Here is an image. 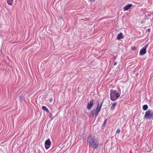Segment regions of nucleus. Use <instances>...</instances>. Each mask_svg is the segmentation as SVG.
<instances>
[{"label": "nucleus", "instance_id": "f257e3e1", "mask_svg": "<svg viewBox=\"0 0 153 153\" xmlns=\"http://www.w3.org/2000/svg\"><path fill=\"white\" fill-rule=\"evenodd\" d=\"M87 141L90 148L96 149L98 147L99 142L94 137L90 135L88 138Z\"/></svg>", "mask_w": 153, "mask_h": 153}, {"label": "nucleus", "instance_id": "f03ea898", "mask_svg": "<svg viewBox=\"0 0 153 153\" xmlns=\"http://www.w3.org/2000/svg\"><path fill=\"white\" fill-rule=\"evenodd\" d=\"M120 95L116 90L111 89L110 90V99L112 101L116 100L120 97Z\"/></svg>", "mask_w": 153, "mask_h": 153}, {"label": "nucleus", "instance_id": "7ed1b4c3", "mask_svg": "<svg viewBox=\"0 0 153 153\" xmlns=\"http://www.w3.org/2000/svg\"><path fill=\"white\" fill-rule=\"evenodd\" d=\"M102 105V103H100L99 102H98L96 109V110L94 109L91 112V114L93 116L94 114L96 116H97L98 115L101 109Z\"/></svg>", "mask_w": 153, "mask_h": 153}, {"label": "nucleus", "instance_id": "20e7f679", "mask_svg": "<svg viewBox=\"0 0 153 153\" xmlns=\"http://www.w3.org/2000/svg\"><path fill=\"white\" fill-rule=\"evenodd\" d=\"M144 117L146 119L153 118V111L150 109L148 110L146 112Z\"/></svg>", "mask_w": 153, "mask_h": 153}, {"label": "nucleus", "instance_id": "39448f33", "mask_svg": "<svg viewBox=\"0 0 153 153\" xmlns=\"http://www.w3.org/2000/svg\"><path fill=\"white\" fill-rule=\"evenodd\" d=\"M148 44H147L145 45L142 49H141L140 51V54L141 55H143L146 52V48L148 47Z\"/></svg>", "mask_w": 153, "mask_h": 153}, {"label": "nucleus", "instance_id": "423d86ee", "mask_svg": "<svg viewBox=\"0 0 153 153\" xmlns=\"http://www.w3.org/2000/svg\"><path fill=\"white\" fill-rule=\"evenodd\" d=\"M51 143L49 139L47 140L45 142V147L46 149H48L50 146Z\"/></svg>", "mask_w": 153, "mask_h": 153}, {"label": "nucleus", "instance_id": "0eeeda50", "mask_svg": "<svg viewBox=\"0 0 153 153\" xmlns=\"http://www.w3.org/2000/svg\"><path fill=\"white\" fill-rule=\"evenodd\" d=\"M94 101L93 100H91L89 102H88L87 104V108L88 110H90L94 105Z\"/></svg>", "mask_w": 153, "mask_h": 153}, {"label": "nucleus", "instance_id": "6e6552de", "mask_svg": "<svg viewBox=\"0 0 153 153\" xmlns=\"http://www.w3.org/2000/svg\"><path fill=\"white\" fill-rule=\"evenodd\" d=\"M132 5L131 4H128L125 6L124 7V11L128 10L132 6Z\"/></svg>", "mask_w": 153, "mask_h": 153}, {"label": "nucleus", "instance_id": "1a4fd4ad", "mask_svg": "<svg viewBox=\"0 0 153 153\" xmlns=\"http://www.w3.org/2000/svg\"><path fill=\"white\" fill-rule=\"evenodd\" d=\"M123 37H124L123 36V33H120L118 34L117 36V39L119 40L121 39H123Z\"/></svg>", "mask_w": 153, "mask_h": 153}, {"label": "nucleus", "instance_id": "9d476101", "mask_svg": "<svg viewBox=\"0 0 153 153\" xmlns=\"http://www.w3.org/2000/svg\"><path fill=\"white\" fill-rule=\"evenodd\" d=\"M117 105V102H114L112 105H111V111H113L115 108L116 106Z\"/></svg>", "mask_w": 153, "mask_h": 153}, {"label": "nucleus", "instance_id": "9b49d317", "mask_svg": "<svg viewBox=\"0 0 153 153\" xmlns=\"http://www.w3.org/2000/svg\"><path fill=\"white\" fill-rule=\"evenodd\" d=\"M42 108L43 110L47 112H49L48 109L45 106H43L42 107Z\"/></svg>", "mask_w": 153, "mask_h": 153}, {"label": "nucleus", "instance_id": "f8f14e48", "mask_svg": "<svg viewBox=\"0 0 153 153\" xmlns=\"http://www.w3.org/2000/svg\"><path fill=\"white\" fill-rule=\"evenodd\" d=\"M7 4L10 5H12L13 2V0H7Z\"/></svg>", "mask_w": 153, "mask_h": 153}, {"label": "nucleus", "instance_id": "ddd939ff", "mask_svg": "<svg viewBox=\"0 0 153 153\" xmlns=\"http://www.w3.org/2000/svg\"><path fill=\"white\" fill-rule=\"evenodd\" d=\"M143 109L144 110L146 111L147 109L148 108V106L147 105H143Z\"/></svg>", "mask_w": 153, "mask_h": 153}, {"label": "nucleus", "instance_id": "4468645a", "mask_svg": "<svg viewBox=\"0 0 153 153\" xmlns=\"http://www.w3.org/2000/svg\"><path fill=\"white\" fill-rule=\"evenodd\" d=\"M120 132V129L119 128H118L116 131V133L117 134L119 133Z\"/></svg>", "mask_w": 153, "mask_h": 153}, {"label": "nucleus", "instance_id": "2eb2a0df", "mask_svg": "<svg viewBox=\"0 0 153 153\" xmlns=\"http://www.w3.org/2000/svg\"><path fill=\"white\" fill-rule=\"evenodd\" d=\"M106 121H107V119H106L104 121V122H103V125H105V124H106Z\"/></svg>", "mask_w": 153, "mask_h": 153}, {"label": "nucleus", "instance_id": "dca6fc26", "mask_svg": "<svg viewBox=\"0 0 153 153\" xmlns=\"http://www.w3.org/2000/svg\"><path fill=\"white\" fill-rule=\"evenodd\" d=\"M117 58V56H114L113 57V59L114 60H115L116 58Z\"/></svg>", "mask_w": 153, "mask_h": 153}, {"label": "nucleus", "instance_id": "f3484780", "mask_svg": "<svg viewBox=\"0 0 153 153\" xmlns=\"http://www.w3.org/2000/svg\"><path fill=\"white\" fill-rule=\"evenodd\" d=\"M53 100V98H51L50 99H49V101L50 102H51Z\"/></svg>", "mask_w": 153, "mask_h": 153}, {"label": "nucleus", "instance_id": "a211bd4d", "mask_svg": "<svg viewBox=\"0 0 153 153\" xmlns=\"http://www.w3.org/2000/svg\"><path fill=\"white\" fill-rule=\"evenodd\" d=\"M117 62H115L114 64V66L116 65H117Z\"/></svg>", "mask_w": 153, "mask_h": 153}, {"label": "nucleus", "instance_id": "6ab92c4d", "mask_svg": "<svg viewBox=\"0 0 153 153\" xmlns=\"http://www.w3.org/2000/svg\"><path fill=\"white\" fill-rule=\"evenodd\" d=\"M135 47H133L132 48V49L133 50H135Z\"/></svg>", "mask_w": 153, "mask_h": 153}, {"label": "nucleus", "instance_id": "aec40b11", "mask_svg": "<svg viewBox=\"0 0 153 153\" xmlns=\"http://www.w3.org/2000/svg\"><path fill=\"white\" fill-rule=\"evenodd\" d=\"M148 30V31H149L150 30L149 29Z\"/></svg>", "mask_w": 153, "mask_h": 153}, {"label": "nucleus", "instance_id": "412c9836", "mask_svg": "<svg viewBox=\"0 0 153 153\" xmlns=\"http://www.w3.org/2000/svg\"><path fill=\"white\" fill-rule=\"evenodd\" d=\"M152 14H153V13H152Z\"/></svg>", "mask_w": 153, "mask_h": 153}]
</instances>
